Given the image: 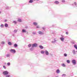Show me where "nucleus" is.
I'll return each mask as SVG.
<instances>
[{
	"label": "nucleus",
	"mask_w": 77,
	"mask_h": 77,
	"mask_svg": "<svg viewBox=\"0 0 77 77\" xmlns=\"http://www.w3.org/2000/svg\"><path fill=\"white\" fill-rule=\"evenodd\" d=\"M10 51L11 52V53H13V54H14L16 53V51H15V50L14 49H11L10 50Z\"/></svg>",
	"instance_id": "1"
},
{
	"label": "nucleus",
	"mask_w": 77,
	"mask_h": 77,
	"mask_svg": "<svg viewBox=\"0 0 77 77\" xmlns=\"http://www.w3.org/2000/svg\"><path fill=\"white\" fill-rule=\"evenodd\" d=\"M3 74L5 75H8L9 74V72L7 71H4L3 72Z\"/></svg>",
	"instance_id": "2"
},
{
	"label": "nucleus",
	"mask_w": 77,
	"mask_h": 77,
	"mask_svg": "<svg viewBox=\"0 0 77 77\" xmlns=\"http://www.w3.org/2000/svg\"><path fill=\"white\" fill-rule=\"evenodd\" d=\"M38 46V44L35 43L32 45V47H36Z\"/></svg>",
	"instance_id": "3"
},
{
	"label": "nucleus",
	"mask_w": 77,
	"mask_h": 77,
	"mask_svg": "<svg viewBox=\"0 0 77 77\" xmlns=\"http://www.w3.org/2000/svg\"><path fill=\"white\" fill-rule=\"evenodd\" d=\"M72 62L74 65L76 64V60H72Z\"/></svg>",
	"instance_id": "4"
},
{
	"label": "nucleus",
	"mask_w": 77,
	"mask_h": 77,
	"mask_svg": "<svg viewBox=\"0 0 77 77\" xmlns=\"http://www.w3.org/2000/svg\"><path fill=\"white\" fill-rule=\"evenodd\" d=\"M72 5L73 6L74 8H75V7H77V3L75 2H74V3Z\"/></svg>",
	"instance_id": "5"
},
{
	"label": "nucleus",
	"mask_w": 77,
	"mask_h": 77,
	"mask_svg": "<svg viewBox=\"0 0 77 77\" xmlns=\"http://www.w3.org/2000/svg\"><path fill=\"white\" fill-rule=\"evenodd\" d=\"M45 54L47 56H48V55L49 54V53H48V52L47 50H45Z\"/></svg>",
	"instance_id": "6"
},
{
	"label": "nucleus",
	"mask_w": 77,
	"mask_h": 77,
	"mask_svg": "<svg viewBox=\"0 0 77 77\" xmlns=\"http://www.w3.org/2000/svg\"><path fill=\"white\" fill-rule=\"evenodd\" d=\"M38 33L39 35H43L44 34V33L41 31H39Z\"/></svg>",
	"instance_id": "7"
},
{
	"label": "nucleus",
	"mask_w": 77,
	"mask_h": 77,
	"mask_svg": "<svg viewBox=\"0 0 77 77\" xmlns=\"http://www.w3.org/2000/svg\"><path fill=\"white\" fill-rule=\"evenodd\" d=\"M54 41H52L51 43H52V44H54V43H55V42H56V41H57L56 40V39L55 38L54 39Z\"/></svg>",
	"instance_id": "8"
},
{
	"label": "nucleus",
	"mask_w": 77,
	"mask_h": 77,
	"mask_svg": "<svg viewBox=\"0 0 77 77\" xmlns=\"http://www.w3.org/2000/svg\"><path fill=\"white\" fill-rule=\"evenodd\" d=\"M60 39L61 41L63 42L64 41V38L63 37H61L60 38Z\"/></svg>",
	"instance_id": "9"
},
{
	"label": "nucleus",
	"mask_w": 77,
	"mask_h": 77,
	"mask_svg": "<svg viewBox=\"0 0 77 77\" xmlns=\"http://www.w3.org/2000/svg\"><path fill=\"white\" fill-rule=\"evenodd\" d=\"M72 53H73V54H76V52H75V50H73L72 51Z\"/></svg>",
	"instance_id": "10"
},
{
	"label": "nucleus",
	"mask_w": 77,
	"mask_h": 77,
	"mask_svg": "<svg viewBox=\"0 0 77 77\" xmlns=\"http://www.w3.org/2000/svg\"><path fill=\"white\" fill-rule=\"evenodd\" d=\"M17 21H18V22H19V23H21V22H22V20L20 19L19 18L18 19Z\"/></svg>",
	"instance_id": "11"
},
{
	"label": "nucleus",
	"mask_w": 77,
	"mask_h": 77,
	"mask_svg": "<svg viewBox=\"0 0 77 77\" xmlns=\"http://www.w3.org/2000/svg\"><path fill=\"white\" fill-rule=\"evenodd\" d=\"M54 3L55 4H56L57 5L59 3V2L57 1H56Z\"/></svg>",
	"instance_id": "12"
},
{
	"label": "nucleus",
	"mask_w": 77,
	"mask_h": 77,
	"mask_svg": "<svg viewBox=\"0 0 77 77\" xmlns=\"http://www.w3.org/2000/svg\"><path fill=\"white\" fill-rule=\"evenodd\" d=\"M22 33H26V30L25 29H23L22 30Z\"/></svg>",
	"instance_id": "13"
},
{
	"label": "nucleus",
	"mask_w": 77,
	"mask_h": 77,
	"mask_svg": "<svg viewBox=\"0 0 77 77\" xmlns=\"http://www.w3.org/2000/svg\"><path fill=\"white\" fill-rule=\"evenodd\" d=\"M56 72L57 73V74H59V73H60V70L59 69H57L56 70Z\"/></svg>",
	"instance_id": "14"
},
{
	"label": "nucleus",
	"mask_w": 77,
	"mask_h": 77,
	"mask_svg": "<svg viewBox=\"0 0 77 77\" xmlns=\"http://www.w3.org/2000/svg\"><path fill=\"white\" fill-rule=\"evenodd\" d=\"M33 25H34V26H37V25H38V23H37L36 22H33Z\"/></svg>",
	"instance_id": "15"
},
{
	"label": "nucleus",
	"mask_w": 77,
	"mask_h": 77,
	"mask_svg": "<svg viewBox=\"0 0 77 77\" xmlns=\"http://www.w3.org/2000/svg\"><path fill=\"white\" fill-rule=\"evenodd\" d=\"M4 44H5V42H2L1 43V45L0 46V47H2V46H3V45Z\"/></svg>",
	"instance_id": "16"
},
{
	"label": "nucleus",
	"mask_w": 77,
	"mask_h": 77,
	"mask_svg": "<svg viewBox=\"0 0 77 77\" xmlns=\"http://www.w3.org/2000/svg\"><path fill=\"white\" fill-rule=\"evenodd\" d=\"M14 47L15 48H16V47H18V45L17 44H15L14 45Z\"/></svg>",
	"instance_id": "17"
},
{
	"label": "nucleus",
	"mask_w": 77,
	"mask_h": 77,
	"mask_svg": "<svg viewBox=\"0 0 77 77\" xmlns=\"http://www.w3.org/2000/svg\"><path fill=\"white\" fill-rule=\"evenodd\" d=\"M8 45H12V43L11 42H8Z\"/></svg>",
	"instance_id": "18"
},
{
	"label": "nucleus",
	"mask_w": 77,
	"mask_h": 77,
	"mask_svg": "<svg viewBox=\"0 0 77 77\" xmlns=\"http://www.w3.org/2000/svg\"><path fill=\"white\" fill-rule=\"evenodd\" d=\"M33 0H30L29 1V3H33Z\"/></svg>",
	"instance_id": "19"
},
{
	"label": "nucleus",
	"mask_w": 77,
	"mask_h": 77,
	"mask_svg": "<svg viewBox=\"0 0 77 77\" xmlns=\"http://www.w3.org/2000/svg\"><path fill=\"white\" fill-rule=\"evenodd\" d=\"M5 27H8V24L7 23H5Z\"/></svg>",
	"instance_id": "20"
},
{
	"label": "nucleus",
	"mask_w": 77,
	"mask_h": 77,
	"mask_svg": "<svg viewBox=\"0 0 77 77\" xmlns=\"http://www.w3.org/2000/svg\"><path fill=\"white\" fill-rule=\"evenodd\" d=\"M39 47L41 49H43L44 48V47L42 46V45H40L39 46Z\"/></svg>",
	"instance_id": "21"
},
{
	"label": "nucleus",
	"mask_w": 77,
	"mask_h": 77,
	"mask_svg": "<svg viewBox=\"0 0 77 77\" xmlns=\"http://www.w3.org/2000/svg\"><path fill=\"white\" fill-rule=\"evenodd\" d=\"M62 66H63V67H65L66 66V65L64 63H63L62 65Z\"/></svg>",
	"instance_id": "22"
},
{
	"label": "nucleus",
	"mask_w": 77,
	"mask_h": 77,
	"mask_svg": "<svg viewBox=\"0 0 77 77\" xmlns=\"http://www.w3.org/2000/svg\"><path fill=\"white\" fill-rule=\"evenodd\" d=\"M66 76V74H63L62 75H61V77H65Z\"/></svg>",
	"instance_id": "23"
},
{
	"label": "nucleus",
	"mask_w": 77,
	"mask_h": 77,
	"mask_svg": "<svg viewBox=\"0 0 77 77\" xmlns=\"http://www.w3.org/2000/svg\"><path fill=\"white\" fill-rule=\"evenodd\" d=\"M74 48H75V49H76V50H77V45H74Z\"/></svg>",
	"instance_id": "24"
},
{
	"label": "nucleus",
	"mask_w": 77,
	"mask_h": 77,
	"mask_svg": "<svg viewBox=\"0 0 77 77\" xmlns=\"http://www.w3.org/2000/svg\"><path fill=\"white\" fill-rule=\"evenodd\" d=\"M41 54H44V53H45V51H41Z\"/></svg>",
	"instance_id": "25"
},
{
	"label": "nucleus",
	"mask_w": 77,
	"mask_h": 77,
	"mask_svg": "<svg viewBox=\"0 0 77 77\" xmlns=\"http://www.w3.org/2000/svg\"><path fill=\"white\" fill-rule=\"evenodd\" d=\"M66 62L67 63H70V61L69 60H66Z\"/></svg>",
	"instance_id": "26"
},
{
	"label": "nucleus",
	"mask_w": 77,
	"mask_h": 77,
	"mask_svg": "<svg viewBox=\"0 0 77 77\" xmlns=\"http://www.w3.org/2000/svg\"><path fill=\"white\" fill-rule=\"evenodd\" d=\"M6 56L7 57H9L10 56V54H7L6 55Z\"/></svg>",
	"instance_id": "27"
},
{
	"label": "nucleus",
	"mask_w": 77,
	"mask_h": 77,
	"mask_svg": "<svg viewBox=\"0 0 77 77\" xmlns=\"http://www.w3.org/2000/svg\"><path fill=\"white\" fill-rule=\"evenodd\" d=\"M13 23L14 24H17V22L16 21H14Z\"/></svg>",
	"instance_id": "28"
},
{
	"label": "nucleus",
	"mask_w": 77,
	"mask_h": 77,
	"mask_svg": "<svg viewBox=\"0 0 77 77\" xmlns=\"http://www.w3.org/2000/svg\"><path fill=\"white\" fill-rule=\"evenodd\" d=\"M33 47H32L30 49V51H33Z\"/></svg>",
	"instance_id": "29"
},
{
	"label": "nucleus",
	"mask_w": 77,
	"mask_h": 77,
	"mask_svg": "<svg viewBox=\"0 0 77 77\" xmlns=\"http://www.w3.org/2000/svg\"><path fill=\"white\" fill-rule=\"evenodd\" d=\"M31 46H32V44H29L28 45V47L29 48L31 47Z\"/></svg>",
	"instance_id": "30"
},
{
	"label": "nucleus",
	"mask_w": 77,
	"mask_h": 77,
	"mask_svg": "<svg viewBox=\"0 0 77 77\" xmlns=\"http://www.w3.org/2000/svg\"><path fill=\"white\" fill-rule=\"evenodd\" d=\"M64 57H66V56H67V54L66 53L64 54Z\"/></svg>",
	"instance_id": "31"
},
{
	"label": "nucleus",
	"mask_w": 77,
	"mask_h": 77,
	"mask_svg": "<svg viewBox=\"0 0 77 77\" xmlns=\"http://www.w3.org/2000/svg\"><path fill=\"white\" fill-rule=\"evenodd\" d=\"M14 33H17V30H14Z\"/></svg>",
	"instance_id": "32"
},
{
	"label": "nucleus",
	"mask_w": 77,
	"mask_h": 77,
	"mask_svg": "<svg viewBox=\"0 0 77 77\" xmlns=\"http://www.w3.org/2000/svg\"><path fill=\"white\" fill-rule=\"evenodd\" d=\"M61 2H62V3H65V0H61Z\"/></svg>",
	"instance_id": "33"
},
{
	"label": "nucleus",
	"mask_w": 77,
	"mask_h": 77,
	"mask_svg": "<svg viewBox=\"0 0 77 77\" xmlns=\"http://www.w3.org/2000/svg\"><path fill=\"white\" fill-rule=\"evenodd\" d=\"M4 26V25H3V24H2L1 25V27L2 28Z\"/></svg>",
	"instance_id": "34"
},
{
	"label": "nucleus",
	"mask_w": 77,
	"mask_h": 77,
	"mask_svg": "<svg viewBox=\"0 0 77 77\" xmlns=\"http://www.w3.org/2000/svg\"><path fill=\"white\" fill-rule=\"evenodd\" d=\"M10 65H11V63H10L8 62L7 63V65H8V66H9Z\"/></svg>",
	"instance_id": "35"
},
{
	"label": "nucleus",
	"mask_w": 77,
	"mask_h": 77,
	"mask_svg": "<svg viewBox=\"0 0 77 77\" xmlns=\"http://www.w3.org/2000/svg\"><path fill=\"white\" fill-rule=\"evenodd\" d=\"M32 34H33V35H36V33L35 32H33Z\"/></svg>",
	"instance_id": "36"
},
{
	"label": "nucleus",
	"mask_w": 77,
	"mask_h": 77,
	"mask_svg": "<svg viewBox=\"0 0 77 77\" xmlns=\"http://www.w3.org/2000/svg\"><path fill=\"white\" fill-rule=\"evenodd\" d=\"M3 67L4 68V69H6V66H3Z\"/></svg>",
	"instance_id": "37"
},
{
	"label": "nucleus",
	"mask_w": 77,
	"mask_h": 77,
	"mask_svg": "<svg viewBox=\"0 0 77 77\" xmlns=\"http://www.w3.org/2000/svg\"><path fill=\"white\" fill-rule=\"evenodd\" d=\"M6 77H10V75H7L6 76Z\"/></svg>",
	"instance_id": "38"
},
{
	"label": "nucleus",
	"mask_w": 77,
	"mask_h": 77,
	"mask_svg": "<svg viewBox=\"0 0 77 77\" xmlns=\"http://www.w3.org/2000/svg\"><path fill=\"white\" fill-rule=\"evenodd\" d=\"M42 29H43V30H45V27H43Z\"/></svg>",
	"instance_id": "39"
},
{
	"label": "nucleus",
	"mask_w": 77,
	"mask_h": 77,
	"mask_svg": "<svg viewBox=\"0 0 77 77\" xmlns=\"http://www.w3.org/2000/svg\"><path fill=\"white\" fill-rule=\"evenodd\" d=\"M36 28H37V29H39V26H37L36 27Z\"/></svg>",
	"instance_id": "40"
},
{
	"label": "nucleus",
	"mask_w": 77,
	"mask_h": 77,
	"mask_svg": "<svg viewBox=\"0 0 77 77\" xmlns=\"http://www.w3.org/2000/svg\"><path fill=\"white\" fill-rule=\"evenodd\" d=\"M68 32H66V35H68Z\"/></svg>",
	"instance_id": "41"
},
{
	"label": "nucleus",
	"mask_w": 77,
	"mask_h": 77,
	"mask_svg": "<svg viewBox=\"0 0 77 77\" xmlns=\"http://www.w3.org/2000/svg\"><path fill=\"white\" fill-rule=\"evenodd\" d=\"M11 7H8V9H11Z\"/></svg>",
	"instance_id": "42"
},
{
	"label": "nucleus",
	"mask_w": 77,
	"mask_h": 77,
	"mask_svg": "<svg viewBox=\"0 0 77 77\" xmlns=\"http://www.w3.org/2000/svg\"><path fill=\"white\" fill-rule=\"evenodd\" d=\"M61 38H63L64 37V36L62 35H61Z\"/></svg>",
	"instance_id": "43"
},
{
	"label": "nucleus",
	"mask_w": 77,
	"mask_h": 77,
	"mask_svg": "<svg viewBox=\"0 0 77 77\" xmlns=\"http://www.w3.org/2000/svg\"><path fill=\"white\" fill-rule=\"evenodd\" d=\"M6 9H8V6H7L6 7Z\"/></svg>",
	"instance_id": "44"
},
{
	"label": "nucleus",
	"mask_w": 77,
	"mask_h": 77,
	"mask_svg": "<svg viewBox=\"0 0 77 77\" xmlns=\"http://www.w3.org/2000/svg\"><path fill=\"white\" fill-rule=\"evenodd\" d=\"M25 28H26V29H28V26H26L25 27Z\"/></svg>",
	"instance_id": "45"
},
{
	"label": "nucleus",
	"mask_w": 77,
	"mask_h": 77,
	"mask_svg": "<svg viewBox=\"0 0 77 77\" xmlns=\"http://www.w3.org/2000/svg\"><path fill=\"white\" fill-rule=\"evenodd\" d=\"M28 32H26V34H28Z\"/></svg>",
	"instance_id": "46"
},
{
	"label": "nucleus",
	"mask_w": 77,
	"mask_h": 77,
	"mask_svg": "<svg viewBox=\"0 0 77 77\" xmlns=\"http://www.w3.org/2000/svg\"><path fill=\"white\" fill-rule=\"evenodd\" d=\"M6 21H7V20H5V22H6Z\"/></svg>",
	"instance_id": "47"
},
{
	"label": "nucleus",
	"mask_w": 77,
	"mask_h": 77,
	"mask_svg": "<svg viewBox=\"0 0 77 77\" xmlns=\"http://www.w3.org/2000/svg\"><path fill=\"white\" fill-rule=\"evenodd\" d=\"M72 43L73 44H75V42H72Z\"/></svg>",
	"instance_id": "48"
},
{
	"label": "nucleus",
	"mask_w": 77,
	"mask_h": 77,
	"mask_svg": "<svg viewBox=\"0 0 77 77\" xmlns=\"http://www.w3.org/2000/svg\"><path fill=\"white\" fill-rule=\"evenodd\" d=\"M1 13H2V11H0V14H1Z\"/></svg>",
	"instance_id": "49"
},
{
	"label": "nucleus",
	"mask_w": 77,
	"mask_h": 77,
	"mask_svg": "<svg viewBox=\"0 0 77 77\" xmlns=\"http://www.w3.org/2000/svg\"><path fill=\"white\" fill-rule=\"evenodd\" d=\"M33 1V0L34 1H35L36 0H32Z\"/></svg>",
	"instance_id": "50"
},
{
	"label": "nucleus",
	"mask_w": 77,
	"mask_h": 77,
	"mask_svg": "<svg viewBox=\"0 0 77 77\" xmlns=\"http://www.w3.org/2000/svg\"><path fill=\"white\" fill-rule=\"evenodd\" d=\"M37 1H39V0H37Z\"/></svg>",
	"instance_id": "51"
},
{
	"label": "nucleus",
	"mask_w": 77,
	"mask_h": 77,
	"mask_svg": "<svg viewBox=\"0 0 77 77\" xmlns=\"http://www.w3.org/2000/svg\"><path fill=\"white\" fill-rule=\"evenodd\" d=\"M77 77V76H75V77Z\"/></svg>",
	"instance_id": "52"
}]
</instances>
